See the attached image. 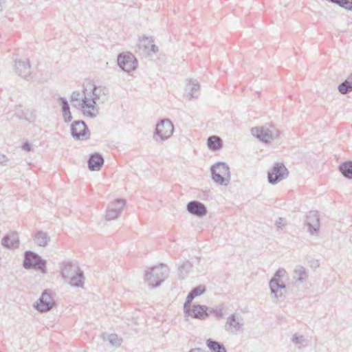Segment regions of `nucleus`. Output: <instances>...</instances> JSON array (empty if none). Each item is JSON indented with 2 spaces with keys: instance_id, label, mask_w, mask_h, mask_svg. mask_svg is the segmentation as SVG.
<instances>
[{
  "instance_id": "nucleus-18",
  "label": "nucleus",
  "mask_w": 352,
  "mask_h": 352,
  "mask_svg": "<svg viewBox=\"0 0 352 352\" xmlns=\"http://www.w3.org/2000/svg\"><path fill=\"white\" fill-rule=\"evenodd\" d=\"M208 307L205 305H193L192 309L190 307V310L184 311L185 314H188L195 318L199 320H205L209 316V314L207 312Z\"/></svg>"
},
{
  "instance_id": "nucleus-8",
  "label": "nucleus",
  "mask_w": 352,
  "mask_h": 352,
  "mask_svg": "<svg viewBox=\"0 0 352 352\" xmlns=\"http://www.w3.org/2000/svg\"><path fill=\"white\" fill-rule=\"evenodd\" d=\"M174 126L169 119H163L159 122L153 134V140L157 142H163L171 137Z\"/></svg>"
},
{
  "instance_id": "nucleus-20",
  "label": "nucleus",
  "mask_w": 352,
  "mask_h": 352,
  "mask_svg": "<svg viewBox=\"0 0 352 352\" xmlns=\"http://www.w3.org/2000/svg\"><path fill=\"white\" fill-rule=\"evenodd\" d=\"M1 244L8 249H16L19 246V238L18 234L12 232L5 236L1 240Z\"/></svg>"
},
{
  "instance_id": "nucleus-36",
  "label": "nucleus",
  "mask_w": 352,
  "mask_h": 352,
  "mask_svg": "<svg viewBox=\"0 0 352 352\" xmlns=\"http://www.w3.org/2000/svg\"><path fill=\"white\" fill-rule=\"evenodd\" d=\"M144 42H148V45H150L149 49L146 50L147 51H151L153 53L158 52V47L153 43L154 41L152 37L144 36Z\"/></svg>"
},
{
  "instance_id": "nucleus-12",
  "label": "nucleus",
  "mask_w": 352,
  "mask_h": 352,
  "mask_svg": "<svg viewBox=\"0 0 352 352\" xmlns=\"http://www.w3.org/2000/svg\"><path fill=\"white\" fill-rule=\"evenodd\" d=\"M71 133L75 140H87L90 138L89 130L82 120L74 121L71 125Z\"/></svg>"
},
{
  "instance_id": "nucleus-31",
  "label": "nucleus",
  "mask_w": 352,
  "mask_h": 352,
  "mask_svg": "<svg viewBox=\"0 0 352 352\" xmlns=\"http://www.w3.org/2000/svg\"><path fill=\"white\" fill-rule=\"evenodd\" d=\"M222 146L221 140L217 136H211L208 139V146L210 149L215 151L219 149Z\"/></svg>"
},
{
  "instance_id": "nucleus-44",
  "label": "nucleus",
  "mask_w": 352,
  "mask_h": 352,
  "mask_svg": "<svg viewBox=\"0 0 352 352\" xmlns=\"http://www.w3.org/2000/svg\"><path fill=\"white\" fill-rule=\"evenodd\" d=\"M346 81H349V83L352 85V74L347 78Z\"/></svg>"
},
{
  "instance_id": "nucleus-21",
  "label": "nucleus",
  "mask_w": 352,
  "mask_h": 352,
  "mask_svg": "<svg viewBox=\"0 0 352 352\" xmlns=\"http://www.w3.org/2000/svg\"><path fill=\"white\" fill-rule=\"evenodd\" d=\"M104 164V158L100 153L91 154L88 160V166L91 170H99Z\"/></svg>"
},
{
  "instance_id": "nucleus-32",
  "label": "nucleus",
  "mask_w": 352,
  "mask_h": 352,
  "mask_svg": "<svg viewBox=\"0 0 352 352\" xmlns=\"http://www.w3.org/2000/svg\"><path fill=\"white\" fill-rule=\"evenodd\" d=\"M292 342L296 345H300V346L305 347L308 346V341L302 335H300L298 333H294L293 335Z\"/></svg>"
},
{
  "instance_id": "nucleus-11",
  "label": "nucleus",
  "mask_w": 352,
  "mask_h": 352,
  "mask_svg": "<svg viewBox=\"0 0 352 352\" xmlns=\"http://www.w3.org/2000/svg\"><path fill=\"white\" fill-rule=\"evenodd\" d=\"M289 171L282 163H276L271 171L268 172V182L272 184H276L282 179L287 177Z\"/></svg>"
},
{
  "instance_id": "nucleus-22",
  "label": "nucleus",
  "mask_w": 352,
  "mask_h": 352,
  "mask_svg": "<svg viewBox=\"0 0 352 352\" xmlns=\"http://www.w3.org/2000/svg\"><path fill=\"white\" fill-rule=\"evenodd\" d=\"M200 85L196 80H190L186 88V96L188 100L198 98Z\"/></svg>"
},
{
  "instance_id": "nucleus-1",
  "label": "nucleus",
  "mask_w": 352,
  "mask_h": 352,
  "mask_svg": "<svg viewBox=\"0 0 352 352\" xmlns=\"http://www.w3.org/2000/svg\"><path fill=\"white\" fill-rule=\"evenodd\" d=\"M89 105L92 104L93 109H89V118H95L99 114L98 104L106 102L109 98V89L102 85H91L90 91H87Z\"/></svg>"
},
{
  "instance_id": "nucleus-15",
  "label": "nucleus",
  "mask_w": 352,
  "mask_h": 352,
  "mask_svg": "<svg viewBox=\"0 0 352 352\" xmlns=\"http://www.w3.org/2000/svg\"><path fill=\"white\" fill-rule=\"evenodd\" d=\"M305 225L308 227V232L311 235H318L320 228V223L317 211H309L307 213Z\"/></svg>"
},
{
  "instance_id": "nucleus-39",
  "label": "nucleus",
  "mask_w": 352,
  "mask_h": 352,
  "mask_svg": "<svg viewBox=\"0 0 352 352\" xmlns=\"http://www.w3.org/2000/svg\"><path fill=\"white\" fill-rule=\"evenodd\" d=\"M150 45H148V42H144V36L140 40L139 47H143L144 50L149 49Z\"/></svg>"
},
{
  "instance_id": "nucleus-23",
  "label": "nucleus",
  "mask_w": 352,
  "mask_h": 352,
  "mask_svg": "<svg viewBox=\"0 0 352 352\" xmlns=\"http://www.w3.org/2000/svg\"><path fill=\"white\" fill-rule=\"evenodd\" d=\"M79 270V267L76 264L70 262L65 263L61 272L62 277L65 280H67L78 272Z\"/></svg>"
},
{
  "instance_id": "nucleus-28",
  "label": "nucleus",
  "mask_w": 352,
  "mask_h": 352,
  "mask_svg": "<svg viewBox=\"0 0 352 352\" xmlns=\"http://www.w3.org/2000/svg\"><path fill=\"white\" fill-rule=\"evenodd\" d=\"M338 169L342 175L348 179H352V162L346 161L340 164Z\"/></svg>"
},
{
  "instance_id": "nucleus-45",
  "label": "nucleus",
  "mask_w": 352,
  "mask_h": 352,
  "mask_svg": "<svg viewBox=\"0 0 352 352\" xmlns=\"http://www.w3.org/2000/svg\"><path fill=\"white\" fill-rule=\"evenodd\" d=\"M3 3V0H0V11L2 10Z\"/></svg>"
},
{
  "instance_id": "nucleus-9",
  "label": "nucleus",
  "mask_w": 352,
  "mask_h": 352,
  "mask_svg": "<svg viewBox=\"0 0 352 352\" xmlns=\"http://www.w3.org/2000/svg\"><path fill=\"white\" fill-rule=\"evenodd\" d=\"M55 301L48 289H45L41 296L36 300L34 307L40 313L50 311L55 305Z\"/></svg>"
},
{
  "instance_id": "nucleus-2",
  "label": "nucleus",
  "mask_w": 352,
  "mask_h": 352,
  "mask_svg": "<svg viewBox=\"0 0 352 352\" xmlns=\"http://www.w3.org/2000/svg\"><path fill=\"white\" fill-rule=\"evenodd\" d=\"M168 267L164 264H160L146 271L144 282L152 289L157 287L168 277Z\"/></svg>"
},
{
  "instance_id": "nucleus-29",
  "label": "nucleus",
  "mask_w": 352,
  "mask_h": 352,
  "mask_svg": "<svg viewBox=\"0 0 352 352\" xmlns=\"http://www.w3.org/2000/svg\"><path fill=\"white\" fill-rule=\"evenodd\" d=\"M206 345L211 352H227L223 344L210 338L206 340Z\"/></svg>"
},
{
  "instance_id": "nucleus-27",
  "label": "nucleus",
  "mask_w": 352,
  "mask_h": 352,
  "mask_svg": "<svg viewBox=\"0 0 352 352\" xmlns=\"http://www.w3.org/2000/svg\"><path fill=\"white\" fill-rule=\"evenodd\" d=\"M192 268V264L188 261H185L178 267V276L180 279H184L188 275L189 272Z\"/></svg>"
},
{
  "instance_id": "nucleus-30",
  "label": "nucleus",
  "mask_w": 352,
  "mask_h": 352,
  "mask_svg": "<svg viewBox=\"0 0 352 352\" xmlns=\"http://www.w3.org/2000/svg\"><path fill=\"white\" fill-rule=\"evenodd\" d=\"M294 272V278L299 282H303L308 278V273L307 270L303 266H296Z\"/></svg>"
},
{
  "instance_id": "nucleus-17",
  "label": "nucleus",
  "mask_w": 352,
  "mask_h": 352,
  "mask_svg": "<svg viewBox=\"0 0 352 352\" xmlns=\"http://www.w3.org/2000/svg\"><path fill=\"white\" fill-rule=\"evenodd\" d=\"M15 72L23 78H28L31 74V67L28 60H19L15 62Z\"/></svg>"
},
{
  "instance_id": "nucleus-26",
  "label": "nucleus",
  "mask_w": 352,
  "mask_h": 352,
  "mask_svg": "<svg viewBox=\"0 0 352 352\" xmlns=\"http://www.w3.org/2000/svg\"><path fill=\"white\" fill-rule=\"evenodd\" d=\"M34 240L35 243L38 246L45 247L50 241V237L46 232L38 231L34 234Z\"/></svg>"
},
{
  "instance_id": "nucleus-34",
  "label": "nucleus",
  "mask_w": 352,
  "mask_h": 352,
  "mask_svg": "<svg viewBox=\"0 0 352 352\" xmlns=\"http://www.w3.org/2000/svg\"><path fill=\"white\" fill-rule=\"evenodd\" d=\"M338 91L342 94H346L352 91V85L349 83V81L344 80L338 86Z\"/></svg>"
},
{
  "instance_id": "nucleus-24",
  "label": "nucleus",
  "mask_w": 352,
  "mask_h": 352,
  "mask_svg": "<svg viewBox=\"0 0 352 352\" xmlns=\"http://www.w3.org/2000/svg\"><path fill=\"white\" fill-rule=\"evenodd\" d=\"M58 101L62 107V113L64 121L69 122L72 120V116L70 111L69 103L65 98L59 97Z\"/></svg>"
},
{
  "instance_id": "nucleus-19",
  "label": "nucleus",
  "mask_w": 352,
  "mask_h": 352,
  "mask_svg": "<svg viewBox=\"0 0 352 352\" xmlns=\"http://www.w3.org/2000/svg\"><path fill=\"white\" fill-rule=\"evenodd\" d=\"M206 288L204 285H200L194 287L188 294L186 301L184 305V311H188L190 310V305L192 300L197 297L202 295L206 292Z\"/></svg>"
},
{
  "instance_id": "nucleus-6",
  "label": "nucleus",
  "mask_w": 352,
  "mask_h": 352,
  "mask_svg": "<svg viewBox=\"0 0 352 352\" xmlns=\"http://www.w3.org/2000/svg\"><path fill=\"white\" fill-rule=\"evenodd\" d=\"M212 180L217 184L228 186L230 181V168L224 162H217L213 164L211 168Z\"/></svg>"
},
{
  "instance_id": "nucleus-43",
  "label": "nucleus",
  "mask_w": 352,
  "mask_h": 352,
  "mask_svg": "<svg viewBox=\"0 0 352 352\" xmlns=\"http://www.w3.org/2000/svg\"><path fill=\"white\" fill-rule=\"evenodd\" d=\"M188 352H204L203 350H201L200 348H195L190 349Z\"/></svg>"
},
{
  "instance_id": "nucleus-38",
  "label": "nucleus",
  "mask_w": 352,
  "mask_h": 352,
  "mask_svg": "<svg viewBox=\"0 0 352 352\" xmlns=\"http://www.w3.org/2000/svg\"><path fill=\"white\" fill-rule=\"evenodd\" d=\"M223 307L222 305L217 307L216 309H213V313L216 318H223Z\"/></svg>"
},
{
  "instance_id": "nucleus-40",
  "label": "nucleus",
  "mask_w": 352,
  "mask_h": 352,
  "mask_svg": "<svg viewBox=\"0 0 352 352\" xmlns=\"http://www.w3.org/2000/svg\"><path fill=\"white\" fill-rule=\"evenodd\" d=\"M8 162V158L3 154H0V165L6 166Z\"/></svg>"
},
{
  "instance_id": "nucleus-10",
  "label": "nucleus",
  "mask_w": 352,
  "mask_h": 352,
  "mask_svg": "<svg viewBox=\"0 0 352 352\" xmlns=\"http://www.w3.org/2000/svg\"><path fill=\"white\" fill-rule=\"evenodd\" d=\"M118 65L126 72L134 71L138 67V60L130 52L122 53L118 56Z\"/></svg>"
},
{
  "instance_id": "nucleus-33",
  "label": "nucleus",
  "mask_w": 352,
  "mask_h": 352,
  "mask_svg": "<svg viewBox=\"0 0 352 352\" xmlns=\"http://www.w3.org/2000/svg\"><path fill=\"white\" fill-rule=\"evenodd\" d=\"M347 10H352V0H327Z\"/></svg>"
},
{
  "instance_id": "nucleus-14",
  "label": "nucleus",
  "mask_w": 352,
  "mask_h": 352,
  "mask_svg": "<svg viewBox=\"0 0 352 352\" xmlns=\"http://www.w3.org/2000/svg\"><path fill=\"white\" fill-rule=\"evenodd\" d=\"M126 201L122 199H117L109 204L105 214V219L111 221L118 219L125 206Z\"/></svg>"
},
{
  "instance_id": "nucleus-7",
  "label": "nucleus",
  "mask_w": 352,
  "mask_h": 352,
  "mask_svg": "<svg viewBox=\"0 0 352 352\" xmlns=\"http://www.w3.org/2000/svg\"><path fill=\"white\" fill-rule=\"evenodd\" d=\"M23 267L26 270L34 269L40 270L43 274L47 273L46 261L32 251L25 252Z\"/></svg>"
},
{
  "instance_id": "nucleus-16",
  "label": "nucleus",
  "mask_w": 352,
  "mask_h": 352,
  "mask_svg": "<svg viewBox=\"0 0 352 352\" xmlns=\"http://www.w3.org/2000/svg\"><path fill=\"white\" fill-rule=\"evenodd\" d=\"M186 210L190 214L198 217H202L208 212L205 205L199 201H189L186 205Z\"/></svg>"
},
{
  "instance_id": "nucleus-13",
  "label": "nucleus",
  "mask_w": 352,
  "mask_h": 352,
  "mask_svg": "<svg viewBox=\"0 0 352 352\" xmlns=\"http://www.w3.org/2000/svg\"><path fill=\"white\" fill-rule=\"evenodd\" d=\"M244 321L243 318L237 314H232L227 318L224 329L231 333H237L243 331Z\"/></svg>"
},
{
  "instance_id": "nucleus-5",
  "label": "nucleus",
  "mask_w": 352,
  "mask_h": 352,
  "mask_svg": "<svg viewBox=\"0 0 352 352\" xmlns=\"http://www.w3.org/2000/svg\"><path fill=\"white\" fill-rule=\"evenodd\" d=\"M285 274L286 271L284 269H278L269 283L271 294L276 300L285 296L286 293V285L282 279Z\"/></svg>"
},
{
  "instance_id": "nucleus-3",
  "label": "nucleus",
  "mask_w": 352,
  "mask_h": 352,
  "mask_svg": "<svg viewBox=\"0 0 352 352\" xmlns=\"http://www.w3.org/2000/svg\"><path fill=\"white\" fill-rule=\"evenodd\" d=\"M252 135L264 143H270L279 137V131L273 125L266 124L261 126L253 127Z\"/></svg>"
},
{
  "instance_id": "nucleus-4",
  "label": "nucleus",
  "mask_w": 352,
  "mask_h": 352,
  "mask_svg": "<svg viewBox=\"0 0 352 352\" xmlns=\"http://www.w3.org/2000/svg\"><path fill=\"white\" fill-rule=\"evenodd\" d=\"M70 102L73 107L80 111L82 114L89 118V109H93L92 104L89 105L87 89L83 87L82 91H74L70 96Z\"/></svg>"
},
{
  "instance_id": "nucleus-42",
  "label": "nucleus",
  "mask_w": 352,
  "mask_h": 352,
  "mask_svg": "<svg viewBox=\"0 0 352 352\" xmlns=\"http://www.w3.org/2000/svg\"><path fill=\"white\" fill-rule=\"evenodd\" d=\"M22 148L25 151H28L29 152V151H32V145L30 144H29L28 142H25L23 144Z\"/></svg>"
},
{
  "instance_id": "nucleus-25",
  "label": "nucleus",
  "mask_w": 352,
  "mask_h": 352,
  "mask_svg": "<svg viewBox=\"0 0 352 352\" xmlns=\"http://www.w3.org/2000/svg\"><path fill=\"white\" fill-rule=\"evenodd\" d=\"M68 280L70 285L76 287H82L85 280L83 272L80 269Z\"/></svg>"
},
{
  "instance_id": "nucleus-37",
  "label": "nucleus",
  "mask_w": 352,
  "mask_h": 352,
  "mask_svg": "<svg viewBox=\"0 0 352 352\" xmlns=\"http://www.w3.org/2000/svg\"><path fill=\"white\" fill-rule=\"evenodd\" d=\"M109 342L112 345L120 346L122 342V340L118 338L116 334H111L109 338Z\"/></svg>"
},
{
  "instance_id": "nucleus-35",
  "label": "nucleus",
  "mask_w": 352,
  "mask_h": 352,
  "mask_svg": "<svg viewBox=\"0 0 352 352\" xmlns=\"http://www.w3.org/2000/svg\"><path fill=\"white\" fill-rule=\"evenodd\" d=\"M144 42H148V45H150L149 49L146 50L147 51H151L153 53L158 52V47L153 43L154 41L152 37L144 36Z\"/></svg>"
},
{
  "instance_id": "nucleus-41",
  "label": "nucleus",
  "mask_w": 352,
  "mask_h": 352,
  "mask_svg": "<svg viewBox=\"0 0 352 352\" xmlns=\"http://www.w3.org/2000/svg\"><path fill=\"white\" fill-rule=\"evenodd\" d=\"M276 225L277 226L278 228H280L281 227L284 226L285 225L284 219L281 217L278 218L276 222Z\"/></svg>"
}]
</instances>
